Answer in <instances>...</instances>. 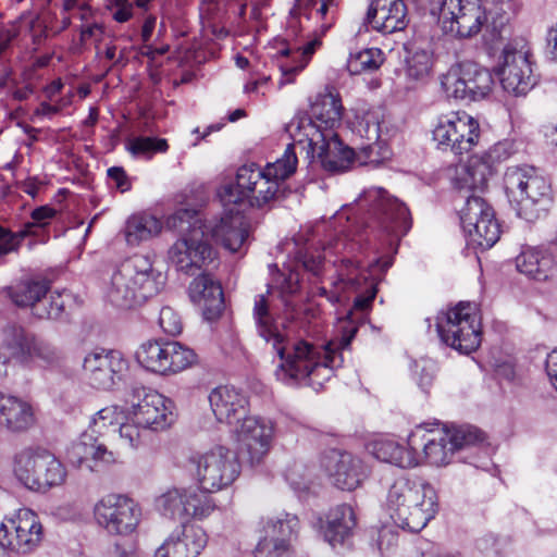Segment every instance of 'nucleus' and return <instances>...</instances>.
<instances>
[{
    "label": "nucleus",
    "mask_w": 557,
    "mask_h": 557,
    "mask_svg": "<svg viewBox=\"0 0 557 557\" xmlns=\"http://www.w3.org/2000/svg\"><path fill=\"white\" fill-rule=\"evenodd\" d=\"M358 248L359 244L346 236L331 242L324 251L344 255L338 265L337 278L331 280L329 287L318 281L311 283L310 295L324 297L331 304L342 302L350 294H356L352 309L338 321L337 337L324 346L318 347L307 342L289 346L285 325L275 320L267 296L258 295L255 298L253 318L258 333L272 345L280 357L274 372L277 381L290 386L305 384L319 389L331 379L333 370L343 366L344 351L358 332V321L363 320L377 292L374 271L380 262L376 261L370 271L359 270L356 261L348 257Z\"/></svg>",
    "instance_id": "obj_1"
},
{
    "label": "nucleus",
    "mask_w": 557,
    "mask_h": 557,
    "mask_svg": "<svg viewBox=\"0 0 557 557\" xmlns=\"http://www.w3.org/2000/svg\"><path fill=\"white\" fill-rule=\"evenodd\" d=\"M384 508L395 525L420 532L436 516L438 497L430 483L398 476L387 485Z\"/></svg>",
    "instance_id": "obj_2"
},
{
    "label": "nucleus",
    "mask_w": 557,
    "mask_h": 557,
    "mask_svg": "<svg viewBox=\"0 0 557 557\" xmlns=\"http://www.w3.org/2000/svg\"><path fill=\"white\" fill-rule=\"evenodd\" d=\"M166 226L182 233L169 248V262L182 273H206L215 261L216 251L208 243L205 223L194 209H178L166 219Z\"/></svg>",
    "instance_id": "obj_3"
},
{
    "label": "nucleus",
    "mask_w": 557,
    "mask_h": 557,
    "mask_svg": "<svg viewBox=\"0 0 557 557\" xmlns=\"http://www.w3.org/2000/svg\"><path fill=\"white\" fill-rule=\"evenodd\" d=\"M164 282L163 274L153 269L148 256L134 255L112 273L104 293L113 306L131 309L157 295Z\"/></svg>",
    "instance_id": "obj_4"
},
{
    "label": "nucleus",
    "mask_w": 557,
    "mask_h": 557,
    "mask_svg": "<svg viewBox=\"0 0 557 557\" xmlns=\"http://www.w3.org/2000/svg\"><path fill=\"white\" fill-rule=\"evenodd\" d=\"M286 132L306 151L310 162L319 163L327 172H344L355 165V150L345 147L335 131L321 132L306 115L293 117Z\"/></svg>",
    "instance_id": "obj_5"
},
{
    "label": "nucleus",
    "mask_w": 557,
    "mask_h": 557,
    "mask_svg": "<svg viewBox=\"0 0 557 557\" xmlns=\"http://www.w3.org/2000/svg\"><path fill=\"white\" fill-rule=\"evenodd\" d=\"M503 181L511 207L528 222L543 216L553 202L550 182L532 165L508 166Z\"/></svg>",
    "instance_id": "obj_6"
},
{
    "label": "nucleus",
    "mask_w": 557,
    "mask_h": 557,
    "mask_svg": "<svg viewBox=\"0 0 557 557\" xmlns=\"http://www.w3.org/2000/svg\"><path fill=\"white\" fill-rule=\"evenodd\" d=\"M484 441V433L472 425L429 428L418 425L408 436V445L419 453L422 449L421 461L436 467L448 465L454 454L467 446Z\"/></svg>",
    "instance_id": "obj_7"
},
{
    "label": "nucleus",
    "mask_w": 557,
    "mask_h": 557,
    "mask_svg": "<svg viewBox=\"0 0 557 557\" xmlns=\"http://www.w3.org/2000/svg\"><path fill=\"white\" fill-rule=\"evenodd\" d=\"M436 330L440 338L447 346L470 354L481 344V322L476 305L459 302L436 318Z\"/></svg>",
    "instance_id": "obj_8"
},
{
    "label": "nucleus",
    "mask_w": 557,
    "mask_h": 557,
    "mask_svg": "<svg viewBox=\"0 0 557 557\" xmlns=\"http://www.w3.org/2000/svg\"><path fill=\"white\" fill-rule=\"evenodd\" d=\"M199 486L214 493L231 486L240 474V462L232 449L214 446L189 458Z\"/></svg>",
    "instance_id": "obj_9"
},
{
    "label": "nucleus",
    "mask_w": 557,
    "mask_h": 557,
    "mask_svg": "<svg viewBox=\"0 0 557 557\" xmlns=\"http://www.w3.org/2000/svg\"><path fill=\"white\" fill-rule=\"evenodd\" d=\"M479 139L480 124L465 111H450L434 121L432 140L438 150L461 156L472 150Z\"/></svg>",
    "instance_id": "obj_10"
},
{
    "label": "nucleus",
    "mask_w": 557,
    "mask_h": 557,
    "mask_svg": "<svg viewBox=\"0 0 557 557\" xmlns=\"http://www.w3.org/2000/svg\"><path fill=\"white\" fill-rule=\"evenodd\" d=\"M135 357L143 368L164 376L178 374L197 362L196 352L176 341H147Z\"/></svg>",
    "instance_id": "obj_11"
},
{
    "label": "nucleus",
    "mask_w": 557,
    "mask_h": 557,
    "mask_svg": "<svg viewBox=\"0 0 557 557\" xmlns=\"http://www.w3.org/2000/svg\"><path fill=\"white\" fill-rule=\"evenodd\" d=\"M209 491L195 487H174L156 499L158 511L170 519L191 522L209 518L216 509V503Z\"/></svg>",
    "instance_id": "obj_12"
},
{
    "label": "nucleus",
    "mask_w": 557,
    "mask_h": 557,
    "mask_svg": "<svg viewBox=\"0 0 557 557\" xmlns=\"http://www.w3.org/2000/svg\"><path fill=\"white\" fill-rule=\"evenodd\" d=\"M441 85L448 97L466 101H479L492 92L494 78L487 69L465 61L453 64L441 76Z\"/></svg>",
    "instance_id": "obj_13"
},
{
    "label": "nucleus",
    "mask_w": 557,
    "mask_h": 557,
    "mask_svg": "<svg viewBox=\"0 0 557 557\" xmlns=\"http://www.w3.org/2000/svg\"><path fill=\"white\" fill-rule=\"evenodd\" d=\"M531 58L530 47L523 40L505 46L498 69L499 81L505 91L513 96H524L536 85Z\"/></svg>",
    "instance_id": "obj_14"
},
{
    "label": "nucleus",
    "mask_w": 557,
    "mask_h": 557,
    "mask_svg": "<svg viewBox=\"0 0 557 557\" xmlns=\"http://www.w3.org/2000/svg\"><path fill=\"white\" fill-rule=\"evenodd\" d=\"M48 290V282L44 280H24L9 287L8 296L17 307L30 308L39 319H57L63 312L70 295Z\"/></svg>",
    "instance_id": "obj_15"
},
{
    "label": "nucleus",
    "mask_w": 557,
    "mask_h": 557,
    "mask_svg": "<svg viewBox=\"0 0 557 557\" xmlns=\"http://www.w3.org/2000/svg\"><path fill=\"white\" fill-rule=\"evenodd\" d=\"M488 16L482 0H444L438 20L445 33L469 38L480 33Z\"/></svg>",
    "instance_id": "obj_16"
},
{
    "label": "nucleus",
    "mask_w": 557,
    "mask_h": 557,
    "mask_svg": "<svg viewBox=\"0 0 557 557\" xmlns=\"http://www.w3.org/2000/svg\"><path fill=\"white\" fill-rule=\"evenodd\" d=\"M140 516V507L123 494H107L94 506L96 522L110 534L132 533L137 528Z\"/></svg>",
    "instance_id": "obj_17"
},
{
    "label": "nucleus",
    "mask_w": 557,
    "mask_h": 557,
    "mask_svg": "<svg viewBox=\"0 0 557 557\" xmlns=\"http://www.w3.org/2000/svg\"><path fill=\"white\" fill-rule=\"evenodd\" d=\"M360 201L368 203L375 215L377 227L387 235L399 238L411 227V218L405 203L380 187L367 189Z\"/></svg>",
    "instance_id": "obj_18"
},
{
    "label": "nucleus",
    "mask_w": 557,
    "mask_h": 557,
    "mask_svg": "<svg viewBox=\"0 0 557 557\" xmlns=\"http://www.w3.org/2000/svg\"><path fill=\"white\" fill-rule=\"evenodd\" d=\"M298 529L299 521L290 513L267 519L260 530L255 557H292Z\"/></svg>",
    "instance_id": "obj_19"
},
{
    "label": "nucleus",
    "mask_w": 557,
    "mask_h": 557,
    "mask_svg": "<svg viewBox=\"0 0 557 557\" xmlns=\"http://www.w3.org/2000/svg\"><path fill=\"white\" fill-rule=\"evenodd\" d=\"M42 535L37 513L28 508H20L0 525V545L22 554L34 550Z\"/></svg>",
    "instance_id": "obj_20"
},
{
    "label": "nucleus",
    "mask_w": 557,
    "mask_h": 557,
    "mask_svg": "<svg viewBox=\"0 0 557 557\" xmlns=\"http://www.w3.org/2000/svg\"><path fill=\"white\" fill-rule=\"evenodd\" d=\"M83 369L91 386L108 391L123 380L128 361L120 350L96 348L85 356Z\"/></svg>",
    "instance_id": "obj_21"
},
{
    "label": "nucleus",
    "mask_w": 557,
    "mask_h": 557,
    "mask_svg": "<svg viewBox=\"0 0 557 557\" xmlns=\"http://www.w3.org/2000/svg\"><path fill=\"white\" fill-rule=\"evenodd\" d=\"M321 468L331 483L343 491H354L368 476L367 468L359 457L338 449L323 454Z\"/></svg>",
    "instance_id": "obj_22"
},
{
    "label": "nucleus",
    "mask_w": 557,
    "mask_h": 557,
    "mask_svg": "<svg viewBox=\"0 0 557 557\" xmlns=\"http://www.w3.org/2000/svg\"><path fill=\"white\" fill-rule=\"evenodd\" d=\"M233 428L240 449L247 453L251 463H259L270 449L273 437L272 422L247 413L246 418H242Z\"/></svg>",
    "instance_id": "obj_23"
},
{
    "label": "nucleus",
    "mask_w": 557,
    "mask_h": 557,
    "mask_svg": "<svg viewBox=\"0 0 557 557\" xmlns=\"http://www.w3.org/2000/svg\"><path fill=\"white\" fill-rule=\"evenodd\" d=\"M129 416L144 430L163 431L175 420L174 404L158 392L150 391L133 404Z\"/></svg>",
    "instance_id": "obj_24"
},
{
    "label": "nucleus",
    "mask_w": 557,
    "mask_h": 557,
    "mask_svg": "<svg viewBox=\"0 0 557 557\" xmlns=\"http://www.w3.org/2000/svg\"><path fill=\"white\" fill-rule=\"evenodd\" d=\"M207 543L203 528L195 522H183L158 547L154 557H197Z\"/></svg>",
    "instance_id": "obj_25"
},
{
    "label": "nucleus",
    "mask_w": 557,
    "mask_h": 557,
    "mask_svg": "<svg viewBox=\"0 0 557 557\" xmlns=\"http://www.w3.org/2000/svg\"><path fill=\"white\" fill-rule=\"evenodd\" d=\"M203 223L207 234L231 252L240 251L249 236L248 223L237 208L227 207L219 221Z\"/></svg>",
    "instance_id": "obj_26"
},
{
    "label": "nucleus",
    "mask_w": 557,
    "mask_h": 557,
    "mask_svg": "<svg viewBox=\"0 0 557 557\" xmlns=\"http://www.w3.org/2000/svg\"><path fill=\"white\" fill-rule=\"evenodd\" d=\"M496 170L482 152L470 156L467 162L458 164L451 175V183L458 190L483 193Z\"/></svg>",
    "instance_id": "obj_27"
},
{
    "label": "nucleus",
    "mask_w": 557,
    "mask_h": 557,
    "mask_svg": "<svg viewBox=\"0 0 557 557\" xmlns=\"http://www.w3.org/2000/svg\"><path fill=\"white\" fill-rule=\"evenodd\" d=\"M209 403L216 420L231 426L239 423L249 411L248 397L240 389L230 385L213 388L209 394Z\"/></svg>",
    "instance_id": "obj_28"
},
{
    "label": "nucleus",
    "mask_w": 557,
    "mask_h": 557,
    "mask_svg": "<svg viewBox=\"0 0 557 557\" xmlns=\"http://www.w3.org/2000/svg\"><path fill=\"white\" fill-rule=\"evenodd\" d=\"M407 9L403 0H372L366 22L383 34L403 30L407 25Z\"/></svg>",
    "instance_id": "obj_29"
},
{
    "label": "nucleus",
    "mask_w": 557,
    "mask_h": 557,
    "mask_svg": "<svg viewBox=\"0 0 557 557\" xmlns=\"http://www.w3.org/2000/svg\"><path fill=\"white\" fill-rule=\"evenodd\" d=\"M189 297L208 321L219 318L224 309L222 287L208 273H201L193 280Z\"/></svg>",
    "instance_id": "obj_30"
},
{
    "label": "nucleus",
    "mask_w": 557,
    "mask_h": 557,
    "mask_svg": "<svg viewBox=\"0 0 557 557\" xmlns=\"http://www.w3.org/2000/svg\"><path fill=\"white\" fill-rule=\"evenodd\" d=\"M261 168L255 163L245 164L237 170L236 184H225L219 189L224 208L251 205Z\"/></svg>",
    "instance_id": "obj_31"
},
{
    "label": "nucleus",
    "mask_w": 557,
    "mask_h": 557,
    "mask_svg": "<svg viewBox=\"0 0 557 557\" xmlns=\"http://www.w3.org/2000/svg\"><path fill=\"white\" fill-rule=\"evenodd\" d=\"M36 423L35 409L27 400L0 393V425L13 433L29 430Z\"/></svg>",
    "instance_id": "obj_32"
},
{
    "label": "nucleus",
    "mask_w": 557,
    "mask_h": 557,
    "mask_svg": "<svg viewBox=\"0 0 557 557\" xmlns=\"http://www.w3.org/2000/svg\"><path fill=\"white\" fill-rule=\"evenodd\" d=\"M370 453L379 460L400 468H414L421 463L420 453L404 446L388 436H381L368 444Z\"/></svg>",
    "instance_id": "obj_33"
},
{
    "label": "nucleus",
    "mask_w": 557,
    "mask_h": 557,
    "mask_svg": "<svg viewBox=\"0 0 557 557\" xmlns=\"http://www.w3.org/2000/svg\"><path fill=\"white\" fill-rule=\"evenodd\" d=\"M69 456L72 462L85 465L90 470H95L99 463L109 465L115 461L113 451L108 450L89 430L72 445Z\"/></svg>",
    "instance_id": "obj_34"
},
{
    "label": "nucleus",
    "mask_w": 557,
    "mask_h": 557,
    "mask_svg": "<svg viewBox=\"0 0 557 557\" xmlns=\"http://www.w3.org/2000/svg\"><path fill=\"white\" fill-rule=\"evenodd\" d=\"M34 335L22 326L9 323L0 330V349L21 364L29 366V346Z\"/></svg>",
    "instance_id": "obj_35"
},
{
    "label": "nucleus",
    "mask_w": 557,
    "mask_h": 557,
    "mask_svg": "<svg viewBox=\"0 0 557 557\" xmlns=\"http://www.w3.org/2000/svg\"><path fill=\"white\" fill-rule=\"evenodd\" d=\"M343 106L337 95L320 94L311 106L312 117L307 116L321 132L334 131L341 124Z\"/></svg>",
    "instance_id": "obj_36"
},
{
    "label": "nucleus",
    "mask_w": 557,
    "mask_h": 557,
    "mask_svg": "<svg viewBox=\"0 0 557 557\" xmlns=\"http://www.w3.org/2000/svg\"><path fill=\"white\" fill-rule=\"evenodd\" d=\"M516 265L519 272L536 280H547L553 271V259L544 250L537 247H523L516 258Z\"/></svg>",
    "instance_id": "obj_37"
},
{
    "label": "nucleus",
    "mask_w": 557,
    "mask_h": 557,
    "mask_svg": "<svg viewBox=\"0 0 557 557\" xmlns=\"http://www.w3.org/2000/svg\"><path fill=\"white\" fill-rule=\"evenodd\" d=\"M356 525L352 508L343 504L332 508L327 515L324 530L325 540L332 545L343 544L351 534Z\"/></svg>",
    "instance_id": "obj_38"
},
{
    "label": "nucleus",
    "mask_w": 557,
    "mask_h": 557,
    "mask_svg": "<svg viewBox=\"0 0 557 557\" xmlns=\"http://www.w3.org/2000/svg\"><path fill=\"white\" fill-rule=\"evenodd\" d=\"M321 45L320 39H313L305 45L302 48L296 50L284 49L280 53L283 60L280 63L282 78L278 83L280 86L290 84L294 82L295 76L301 72L307 64L315 49Z\"/></svg>",
    "instance_id": "obj_39"
},
{
    "label": "nucleus",
    "mask_w": 557,
    "mask_h": 557,
    "mask_svg": "<svg viewBox=\"0 0 557 557\" xmlns=\"http://www.w3.org/2000/svg\"><path fill=\"white\" fill-rule=\"evenodd\" d=\"M162 223L151 214L140 213L129 216L124 228L125 240L131 246H137L160 234Z\"/></svg>",
    "instance_id": "obj_40"
},
{
    "label": "nucleus",
    "mask_w": 557,
    "mask_h": 557,
    "mask_svg": "<svg viewBox=\"0 0 557 557\" xmlns=\"http://www.w3.org/2000/svg\"><path fill=\"white\" fill-rule=\"evenodd\" d=\"M66 469L63 463L49 450L44 454V460L38 467L35 485L32 491L46 492L51 487L60 486L65 482Z\"/></svg>",
    "instance_id": "obj_41"
},
{
    "label": "nucleus",
    "mask_w": 557,
    "mask_h": 557,
    "mask_svg": "<svg viewBox=\"0 0 557 557\" xmlns=\"http://www.w3.org/2000/svg\"><path fill=\"white\" fill-rule=\"evenodd\" d=\"M47 449L40 447H27L15 455L14 474L29 490L32 485H35L38 467L44 460V454H47Z\"/></svg>",
    "instance_id": "obj_42"
},
{
    "label": "nucleus",
    "mask_w": 557,
    "mask_h": 557,
    "mask_svg": "<svg viewBox=\"0 0 557 557\" xmlns=\"http://www.w3.org/2000/svg\"><path fill=\"white\" fill-rule=\"evenodd\" d=\"M47 449L40 447H27L15 455L14 474L29 490L32 485H35L38 467L44 460V454H47Z\"/></svg>",
    "instance_id": "obj_43"
},
{
    "label": "nucleus",
    "mask_w": 557,
    "mask_h": 557,
    "mask_svg": "<svg viewBox=\"0 0 557 557\" xmlns=\"http://www.w3.org/2000/svg\"><path fill=\"white\" fill-rule=\"evenodd\" d=\"M485 220L465 232L468 246L482 250L493 247L500 237V225L495 213H487Z\"/></svg>",
    "instance_id": "obj_44"
},
{
    "label": "nucleus",
    "mask_w": 557,
    "mask_h": 557,
    "mask_svg": "<svg viewBox=\"0 0 557 557\" xmlns=\"http://www.w3.org/2000/svg\"><path fill=\"white\" fill-rule=\"evenodd\" d=\"M296 147L300 146L293 139V143L287 145L281 158L276 159L274 162L268 163L263 168L267 171L265 173L275 178L280 185L296 171L298 163L295 151Z\"/></svg>",
    "instance_id": "obj_45"
},
{
    "label": "nucleus",
    "mask_w": 557,
    "mask_h": 557,
    "mask_svg": "<svg viewBox=\"0 0 557 557\" xmlns=\"http://www.w3.org/2000/svg\"><path fill=\"white\" fill-rule=\"evenodd\" d=\"M487 213H494V210L482 197L474 194L469 196L460 211L462 230L466 231L481 223V221L485 220Z\"/></svg>",
    "instance_id": "obj_46"
},
{
    "label": "nucleus",
    "mask_w": 557,
    "mask_h": 557,
    "mask_svg": "<svg viewBox=\"0 0 557 557\" xmlns=\"http://www.w3.org/2000/svg\"><path fill=\"white\" fill-rule=\"evenodd\" d=\"M168 149V141L163 138L138 136L126 141V150L134 157L150 159L154 153H164Z\"/></svg>",
    "instance_id": "obj_47"
},
{
    "label": "nucleus",
    "mask_w": 557,
    "mask_h": 557,
    "mask_svg": "<svg viewBox=\"0 0 557 557\" xmlns=\"http://www.w3.org/2000/svg\"><path fill=\"white\" fill-rule=\"evenodd\" d=\"M383 62L380 49L371 48L351 54L347 61V70L352 75L377 70Z\"/></svg>",
    "instance_id": "obj_48"
},
{
    "label": "nucleus",
    "mask_w": 557,
    "mask_h": 557,
    "mask_svg": "<svg viewBox=\"0 0 557 557\" xmlns=\"http://www.w3.org/2000/svg\"><path fill=\"white\" fill-rule=\"evenodd\" d=\"M432 54L426 50H418L407 59L406 75L409 79L423 83L432 72Z\"/></svg>",
    "instance_id": "obj_49"
},
{
    "label": "nucleus",
    "mask_w": 557,
    "mask_h": 557,
    "mask_svg": "<svg viewBox=\"0 0 557 557\" xmlns=\"http://www.w3.org/2000/svg\"><path fill=\"white\" fill-rule=\"evenodd\" d=\"M384 124L383 111L381 109H371L359 121L357 131L360 136L367 138L370 143H376L382 137Z\"/></svg>",
    "instance_id": "obj_50"
},
{
    "label": "nucleus",
    "mask_w": 557,
    "mask_h": 557,
    "mask_svg": "<svg viewBox=\"0 0 557 557\" xmlns=\"http://www.w3.org/2000/svg\"><path fill=\"white\" fill-rule=\"evenodd\" d=\"M29 364L55 366L62 359L61 352L51 344L37 339L35 336L29 346Z\"/></svg>",
    "instance_id": "obj_51"
},
{
    "label": "nucleus",
    "mask_w": 557,
    "mask_h": 557,
    "mask_svg": "<svg viewBox=\"0 0 557 557\" xmlns=\"http://www.w3.org/2000/svg\"><path fill=\"white\" fill-rule=\"evenodd\" d=\"M123 420V412L117 406H108L99 410L92 418L89 431L102 435L110 428L120 425Z\"/></svg>",
    "instance_id": "obj_52"
},
{
    "label": "nucleus",
    "mask_w": 557,
    "mask_h": 557,
    "mask_svg": "<svg viewBox=\"0 0 557 557\" xmlns=\"http://www.w3.org/2000/svg\"><path fill=\"white\" fill-rule=\"evenodd\" d=\"M267 171L261 168L259 180L257 181V187L255 195L252 196L250 207H262L270 200L274 199L280 190V184L271 175L265 173Z\"/></svg>",
    "instance_id": "obj_53"
},
{
    "label": "nucleus",
    "mask_w": 557,
    "mask_h": 557,
    "mask_svg": "<svg viewBox=\"0 0 557 557\" xmlns=\"http://www.w3.org/2000/svg\"><path fill=\"white\" fill-rule=\"evenodd\" d=\"M30 223L26 224L25 227L18 232H11L10 230L0 226V257L8 253L17 251L22 240L30 235Z\"/></svg>",
    "instance_id": "obj_54"
},
{
    "label": "nucleus",
    "mask_w": 557,
    "mask_h": 557,
    "mask_svg": "<svg viewBox=\"0 0 557 557\" xmlns=\"http://www.w3.org/2000/svg\"><path fill=\"white\" fill-rule=\"evenodd\" d=\"M129 421L120 423L119 434L121 440L131 448H138L140 445L145 443V432L141 425L134 422L132 417L129 416Z\"/></svg>",
    "instance_id": "obj_55"
},
{
    "label": "nucleus",
    "mask_w": 557,
    "mask_h": 557,
    "mask_svg": "<svg viewBox=\"0 0 557 557\" xmlns=\"http://www.w3.org/2000/svg\"><path fill=\"white\" fill-rule=\"evenodd\" d=\"M159 325L161 330L170 336H177L183 331V321L181 315L169 306L163 307L160 310Z\"/></svg>",
    "instance_id": "obj_56"
},
{
    "label": "nucleus",
    "mask_w": 557,
    "mask_h": 557,
    "mask_svg": "<svg viewBox=\"0 0 557 557\" xmlns=\"http://www.w3.org/2000/svg\"><path fill=\"white\" fill-rule=\"evenodd\" d=\"M285 480L295 490H302L307 487L309 478L308 468L300 461H293L284 471Z\"/></svg>",
    "instance_id": "obj_57"
},
{
    "label": "nucleus",
    "mask_w": 557,
    "mask_h": 557,
    "mask_svg": "<svg viewBox=\"0 0 557 557\" xmlns=\"http://www.w3.org/2000/svg\"><path fill=\"white\" fill-rule=\"evenodd\" d=\"M515 151L513 143L510 140H504L481 152L496 170L497 165L508 160L515 153Z\"/></svg>",
    "instance_id": "obj_58"
},
{
    "label": "nucleus",
    "mask_w": 557,
    "mask_h": 557,
    "mask_svg": "<svg viewBox=\"0 0 557 557\" xmlns=\"http://www.w3.org/2000/svg\"><path fill=\"white\" fill-rule=\"evenodd\" d=\"M381 149L382 146L380 141H369V144L361 147L358 152L355 151V164L377 166L384 158V156L380 154Z\"/></svg>",
    "instance_id": "obj_59"
},
{
    "label": "nucleus",
    "mask_w": 557,
    "mask_h": 557,
    "mask_svg": "<svg viewBox=\"0 0 557 557\" xmlns=\"http://www.w3.org/2000/svg\"><path fill=\"white\" fill-rule=\"evenodd\" d=\"M275 287L282 295H294L300 288V276L297 271L289 270L288 273H278L275 277Z\"/></svg>",
    "instance_id": "obj_60"
},
{
    "label": "nucleus",
    "mask_w": 557,
    "mask_h": 557,
    "mask_svg": "<svg viewBox=\"0 0 557 557\" xmlns=\"http://www.w3.org/2000/svg\"><path fill=\"white\" fill-rule=\"evenodd\" d=\"M103 35L104 25L96 21H92L91 23H83L79 27V41L82 45L92 40L98 48V44L102 40Z\"/></svg>",
    "instance_id": "obj_61"
},
{
    "label": "nucleus",
    "mask_w": 557,
    "mask_h": 557,
    "mask_svg": "<svg viewBox=\"0 0 557 557\" xmlns=\"http://www.w3.org/2000/svg\"><path fill=\"white\" fill-rule=\"evenodd\" d=\"M436 367L433 361L424 360L416 363V374L418 375L419 386L426 392L433 384Z\"/></svg>",
    "instance_id": "obj_62"
},
{
    "label": "nucleus",
    "mask_w": 557,
    "mask_h": 557,
    "mask_svg": "<svg viewBox=\"0 0 557 557\" xmlns=\"http://www.w3.org/2000/svg\"><path fill=\"white\" fill-rule=\"evenodd\" d=\"M337 8V1L335 0H321V4L317 10V14L320 16L322 24L320 26L322 34L327 32L335 20V10Z\"/></svg>",
    "instance_id": "obj_63"
},
{
    "label": "nucleus",
    "mask_w": 557,
    "mask_h": 557,
    "mask_svg": "<svg viewBox=\"0 0 557 557\" xmlns=\"http://www.w3.org/2000/svg\"><path fill=\"white\" fill-rule=\"evenodd\" d=\"M486 4L491 5L487 8L490 15L494 23L497 18H502L504 15L513 13L516 11L515 0H484Z\"/></svg>",
    "instance_id": "obj_64"
}]
</instances>
